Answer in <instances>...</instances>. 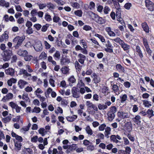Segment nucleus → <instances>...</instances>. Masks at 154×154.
Returning <instances> with one entry per match:
<instances>
[{
    "instance_id": "1",
    "label": "nucleus",
    "mask_w": 154,
    "mask_h": 154,
    "mask_svg": "<svg viewBox=\"0 0 154 154\" xmlns=\"http://www.w3.org/2000/svg\"><path fill=\"white\" fill-rule=\"evenodd\" d=\"M18 74L20 75H23L25 78H28V80L31 79L33 81H35L37 79V77L35 76H31V73L33 72V69L31 66L28 65L26 66L25 69L23 68L19 69Z\"/></svg>"
},
{
    "instance_id": "2",
    "label": "nucleus",
    "mask_w": 154,
    "mask_h": 154,
    "mask_svg": "<svg viewBox=\"0 0 154 154\" xmlns=\"http://www.w3.org/2000/svg\"><path fill=\"white\" fill-rule=\"evenodd\" d=\"M24 39L23 37L17 36L13 39V44L15 45L14 46L15 49H18L21 45Z\"/></svg>"
},
{
    "instance_id": "3",
    "label": "nucleus",
    "mask_w": 154,
    "mask_h": 154,
    "mask_svg": "<svg viewBox=\"0 0 154 154\" xmlns=\"http://www.w3.org/2000/svg\"><path fill=\"white\" fill-rule=\"evenodd\" d=\"M12 55V51L10 50H6L4 51V55L3 59L5 61H8L10 60Z\"/></svg>"
},
{
    "instance_id": "4",
    "label": "nucleus",
    "mask_w": 154,
    "mask_h": 154,
    "mask_svg": "<svg viewBox=\"0 0 154 154\" xmlns=\"http://www.w3.org/2000/svg\"><path fill=\"white\" fill-rule=\"evenodd\" d=\"M146 7L150 11H154V3L149 0H146L145 1Z\"/></svg>"
},
{
    "instance_id": "5",
    "label": "nucleus",
    "mask_w": 154,
    "mask_h": 154,
    "mask_svg": "<svg viewBox=\"0 0 154 154\" xmlns=\"http://www.w3.org/2000/svg\"><path fill=\"white\" fill-rule=\"evenodd\" d=\"M35 50L37 52L41 51L42 50V46L40 41L36 42L33 46Z\"/></svg>"
},
{
    "instance_id": "6",
    "label": "nucleus",
    "mask_w": 154,
    "mask_h": 154,
    "mask_svg": "<svg viewBox=\"0 0 154 154\" xmlns=\"http://www.w3.org/2000/svg\"><path fill=\"white\" fill-rule=\"evenodd\" d=\"M72 93L73 97L79 98L80 97L79 89L75 87H73L71 90Z\"/></svg>"
},
{
    "instance_id": "7",
    "label": "nucleus",
    "mask_w": 154,
    "mask_h": 154,
    "mask_svg": "<svg viewBox=\"0 0 154 154\" xmlns=\"http://www.w3.org/2000/svg\"><path fill=\"white\" fill-rule=\"evenodd\" d=\"M117 116L119 118L122 119L128 118L130 116V115L128 113L122 111L118 112Z\"/></svg>"
},
{
    "instance_id": "8",
    "label": "nucleus",
    "mask_w": 154,
    "mask_h": 154,
    "mask_svg": "<svg viewBox=\"0 0 154 154\" xmlns=\"http://www.w3.org/2000/svg\"><path fill=\"white\" fill-rule=\"evenodd\" d=\"M15 71L14 69L11 68H9L5 69V73L7 75L13 76L14 75Z\"/></svg>"
},
{
    "instance_id": "9",
    "label": "nucleus",
    "mask_w": 154,
    "mask_h": 154,
    "mask_svg": "<svg viewBox=\"0 0 154 154\" xmlns=\"http://www.w3.org/2000/svg\"><path fill=\"white\" fill-rule=\"evenodd\" d=\"M95 17L96 19V22L98 23L102 24L105 23V20L102 17H100L97 15L95 16Z\"/></svg>"
},
{
    "instance_id": "10",
    "label": "nucleus",
    "mask_w": 154,
    "mask_h": 154,
    "mask_svg": "<svg viewBox=\"0 0 154 154\" xmlns=\"http://www.w3.org/2000/svg\"><path fill=\"white\" fill-rule=\"evenodd\" d=\"M136 51L138 55L139 56V57L142 59L143 57V54L141 49V48L139 46L137 45L136 46Z\"/></svg>"
},
{
    "instance_id": "11",
    "label": "nucleus",
    "mask_w": 154,
    "mask_h": 154,
    "mask_svg": "<svg viewBox=\"0 0 154 154\" xmlns=\"http://www.w3.org/2000/svg\"><path fill=\"white\" fill-rule=\"evenodd\" d=\"M14 146L15 147V150L17 152L19 151L21 149V147L22 146V144L20 142H18L17 141L15 142L14 140Z\"/></svg>"
},
{
    "instance_id": "12",
    "label": "nucleus",
    "mask_w": 154,
    "mask_h": 154,
    "mask_svg": "<svg viewBox=\"0 0 154 154\" xmlns=\"http://www.w3.org/2000/svg\"><path fill=\"white\" fill-rule=\"evenodd\" d=\"M17 54L20 56L24 57L26 55L28 54L27 51L26 50L19 49L17 52Z\"/></svg>"
},
{
    "instance_id": "13",
    "label": "nucleus",
    "mask_w": 154,
    "mask_h": 154,
    "mask_svg": "<svg viewBox=\"0 0 154 154\" xmlns=\"http://www.w3.org/2000/svg\"><path fill=\"white\" fill-rule=\"evenodd\" d=\"M78 57L79 58L78 60V61L82 64H83L86 59L85 56L82 54H79L78 55Z\"/></svg>"
},
{
    "instance_id": "14",
    "label": "nucleus",
    "mask_w": 154,
    "mask_h": 154,
    "mask_svg": "<svg viewBox=\"0 0 154 154\" xmlns=\"http://www.w3.org/2000/svg\"><path fill=\"white\" fill-rule=\"evenodd\" d=\"M28 84V83L27 82H26L23 80H19L18 82V84L19 86L21 89L23 88H24V86L26 85L27 84Z\"/></svg>"
},
{
    "instance_id": "15",
    "label": "nucleus",
    "mask_w": 154,
    "mask_h": 154,
    "mask_svg": "<svg viewBox=\"0 0 154 154\" xmlns=\"http://www.w3.org/2000/svg\"><path fill=\"white\" fill-rule=\"evenodd\" d=\"M132 119L136 124H140L141 123V117L139 115L136 116Z\"/></svg>"
},
{
    "instance_id": "16",
    "label": "nucleus",
    "mask_w": 154,
    "mask_h": 154,
    "mask_svg": "<svg viewBox=\"0 0 154 154\" xmlns=\"http://www.w3.org/2000/svg\"><path fill=\"white\" fill-rule=\"evenodd\" d=\"M6 31L5 32V34L2 35L0 37V42H2L5 40L6 41L8 39V35L6 33Z\"/></svg>"
},
{
    "instance_id": "17",
    "label": "nucleus",
    "mask_w": 154,
    "mask_h": 154,
    "mask_svg": "<svg viewBox=\"0 0 154 154\" xmlns=\"http://www.w3.org/2000/svg\"><path fill=\"white\" fill-rule=\"evenodd\" d=\"M141 26L143 30L146 32L148 33L149 32V26L146 22L143 23L141 24Z\"/></svg>"
},
{
    "instance_id": "18",
    "label": "nucleus",
    "mask_w": 154,
    "mask_h": 154,
    "mask_svg": "<svg viewBox=\"0 0 154 154\" xmlns=\"http://www.w3.org/2000/svg\"><path fill=\"white\" fill-rule=\"evenodd\" d=\"M13 94L12 93H9L7 94L6 96H4L2 99V100L5 101L6 100L11 99L13 98Z\"/></svg>"
},
{
    "instance_id": "19",
    "label": "nucleus",
    "mask_w": 154,
    "mask_h": 154,
    "mask_svg": "<svg viewBox=\"0 0 154 154\" xmlns=\"http://www.w3.org/2000/svg\"><path fill=\"white\" fill-rule=\"evenodd\" d=\"M116 67L117 70L120 72H124L125 71L124 68L120 64H117Z\"/></svg>"
},
{
    "instance_id": "20",
    "label": "nucleus",
    "mask_w": 154,
    "mask_h": 154,
    "mask_svg": "<svg viewBox=\"0 0 154 154\" xmlns=\"http://www.w3.org/2000/svg\"><path fill=\"white\" fill-rule=\"evenodd\" d=\"M0 5L6 8H8L9 6V3L6 2L4 0H1L0 1Z\"/></svg>"
},
{
    "instance_id": "21",
    "label": "nucleus",
    "mask_w": 154,
    "mask_h": 154,
    "mask_svg": "<svg viewBox=\"0 0 154 154\" xmlns=\"http://www.w3.org/2000/svg\"><path fill=\"white\" fill-rule=\"evenodd\" d=\"M125 127L128 131L130 132L132 129V126L131 124L129 122H127L125 123Z\"/></svg>"
},
{
    "instance_id": "22",
    "label": "nucleus",
    "mask_w": 154,
    "mask_h": 154,
    "mask_svg": "<svg viewBox=\"0 0 154 154\" xmlns=\"http://www.w3.org/2000/svg\"><path fill=\"white\" fill-rule=\"evenodd\" d=\"M143 104L145 107H149L152 106V103L151 102L149 101L146 100H145L143 101Z\"/></svg>"
},
{
    "instance_id": "23",
    "label": "nucleus",
    "mask_w": 154,
    "mask_h": 154,
    "mask_svg": "<svg viewBox=\"0 0 154 154\" xmlns=\"http://www.w3.org/2000/svg\"><path fill=\"white\" fill-rule=\"evenodd\" d=\"M107 115L108 116V120L110 121H112L114 118L115 114L108 112Z\"/></svg>"
},
{
    "instance_id": "24",
    "label": "nucleus",
    "mask_w": 154,
    "mask_h": 154,
    "mask_svg": "<svg viewBox=\"0 0 154 154\" xmlns=\"http://www.w3.org/2000/svg\"><path fill=\"white\" fill-rule=\"evenodd\" d=\"M94 76L93 81H94V83H97L100 81V78L98 75L95 74Z\"/></svg>"
},
{
    "instance_id": "25",
    "label": "nucleus",
    "mask_w": 154,
    "mask_h": 154,
    "mask_svg": "<svg viewBox=\"0 0 154 154\" xmlns=\"http://www.w3.org/2000/svg\"><path fill=\"white\" fill-rule=\"evenodd\" d=\"M153 111L152 109H149L146 112V114L148 115V117L149 118H151L154 116Z\"/></svg>"
},
{
    "instance_id": "26",
    "label": "nucleus",
    "mask_w": 154,
    "mask_h": 154,
    "mask_svg": "<svg viewBox=\"0 0 154 154\" xmlns=\"http://www.w3.org/2000/svg\"><path fill=\"white\" fill-rule=\"evenodd\" d=\"M46 5L47 8L50 10H54L55 8V5L51 2L47 3Z\"/></svg>"
},
{
    "instance_id": "27",
    "label": "nucleus",
    "mask_w": 154,
    "mask_h": 154,
    "mask_svg": "<svg viewBox=\"0 0 154 154\" xmlns=\"http://www.w3.org/2000/svg\"><path fill=\"white\" fill-rule=\"evenodd\" d=\"M77 118V116L74 115L73 116H68L66 117L67 120L69 122H72L74 121Z\"/></svg>"
},
{
    "instance_id": "28",
    "label": "nucleus",
    "mask_w": 154,
    "mask_h": 154,
    "mask_svg": "<svg viewBox=\"0 0 154 154\" xmlns=\"http://www.w3.org/2000/svg\"><path fill=\"white\" fill-rule=\"evenodd\" d=\"M24 154H32L33 150L32 149L27 148L25 149L23 151Z\"/></svg>"
},
{
    "instance_id": "29",
    "label": "nucleus",
    "mask_w": 154,
    "mask_h": 154,
    "mask_svg": "<svg viewBox=\"0 0 154 154\" xmlns=\"http://www.w3.org/2000/svg\"><path fill=\"white\" fill-rule=\"evenodd\" d=\"M85 130L88 134L90 135L92 134L93 131L89 126H88L85 128Z\"/></svg>"
},
{
    "instance_id": "30",
    "label": "nucleus",
    "mask_w": 154,
    "mask_h": 154,
    "mask_svg": "<svg viewBox=\"0 0 154 154\" xmlns=\"http://www.w3.org/2000/svg\"><path fill=\"white\" fill-rule=\"evenodd\" d=\"M116 111L117 109L116 107L115 106H113L110 108V110L108 112L115 114Z\"/></svg>"
},
{
    "instance_id": "31",
    "label": "nucleus",
    "mask_w": 154,
    "mask_h": 154,
    "mask_svg": "<svg viewBox=\"0 0 154 154\" xmlns=\"http://www.w3.org/2000/svg\"><path fill=\"white\" fill-rule=\"evenodd\" d=\"M9 105L13 109H14L15 110H16V108H17L18 106L17 104L13 102H10L9 103Z\"/></svg>"
},
{
    "instance_id": "32",
    "label": "nucleus",
    "mask_w": 154,
    "mask_h": 154,
    "mask_svg": "<svg viewBox=\"0 0 154 154\" xmlns=\"http://www.w3.org/2000/svg\"><path fill=\"white\" fill-rule=\"evenodd\" d=\"M11 114L10 115L7 116L6 118H4L2 119V122L5 123H6L8 122H9L11 120Z\"/></svg>"
},
{
    "instance_id": "33",
    "label": "nucleus",
    "mask_w": 154,
    "mask_h": 154,
    "mask_svg": "<svg viewBox=\"0 0 154 154\" xmlns=\"http://www.w3.org/2000/svg\"><path fill=\"white\" fill-rule=\"evenodd\" d=\"M77 146L75 144H72V145H69L68 151H70L72 150H75L76 149Z\"/></svg>"
},
{
    "instance_id": "34",
    "label": "nucleus",
    "mask_w": 154,
    "mask_h": 154,
    "mask_svg": "<svg viewBox=\"0 0 154 154\" xmlns=\"http://www.w3.org/2000/svg\"><path fill=\"white\" fill-rule=\"evenodd\" d=\"M61 71L63 74H66L68 72L69 69L66 66H64L61 68Z\"/></svg>"
},
{
    "instance_id": "35",
    "label": "nucleus",
    "mask_w": 154,
    "mask_h": 154,
    "mask_svg": "<svg viewBox=\"0 0 154 154\" xmlns=\"http://www.w3.org/2000/svg\"><path fill=\"white\" fill-rule=\"evenodd\" d=\"M112 89L115 93L119 92V87L116 85L114 84L112 86Z\"/></svg>"
},
{
    "instance_id": "36",
    "label": "nucleus",
    "mask_w": 154,
    "mask_h": 154,
    "mask_svg": "<svg viewBox=\"0 0 154 154\" xmlns=\"http://www.w3.org/2000/svg\"><path fill=\"white\" fill-rule=\"evenodd\" d=\"M37 4L38 6L39 9L40 10L43 9L47 6V5L45 3H38Z\"/></svg>"
},
{
    "instance_id": "37",
    "label": "nucleus",
    "mask_w": 154,
    "mask_h": 154,
    "mask_svg": "<svg viewBox=\"0 0 154 154\" xmlns=\"http://www.w3.org/2000/svg\"><path fill=\"white\" fill-rule=\"evenodd\" d=\"M61 63L64 64V63H68L70 62L69 60L67 58H63L61 60Z\"/></svg>"
},
{
    "instance_id": "38",
    "label": "nucleus",
    "mask_w": 154,
    "mask_h": 154,
    "mask_svg": "<svg viewBox=\"0 0 154 154\" xmlns=\"http://www.w3.org/2000/svg\"><path fill=\"white\" fill-rule=\"evenodd\" d=\"M110 139L111 141L116 143L120 142V141H119L117 139L116 136L115 135H112L110 136Z\"/></svg>"
},
{
    "instance_id": "39",
    "label": "nucleus",
    "mask_w": 154,
    "mask_h": 154,
    "mask_svg": "<svg viewBox=\"0 0 154 154\" xmlns=\"http://www.w3.org/2000/svg\"><path fill=\"white\" fill-rule=\"evenodd\" d=\"M24 60L26 61H29L33 58V56L29 55H26L24 57Z\"/></svg>"
},
{
    "instance_id": "40",
    "label": "nucleus",
    "mask_w": 154,
    "mask_h": 154,
    "mask_svg": "<svg viewBox=\"0 0 154 154\" xmlns=\"http://www.w3.org/2000/svg\"><path fill=\"white\" fill-rule=\"evenodd\" d=\"M98 107L100 110H101L106 109L107 108V106L104 104H99L98 105Z\"/></svg>"
},
{
    "instance_id": "41",
    "label": "nucleus",
    "mask_w": 154,
    "mask_h": 154,
    "mask_svg": "<svg viewBox=\"0 0 154 154\" xmlns=\"http://www.w3.org/2000/svg\"><path fill=\"white\" fill-rule=\"evenodd\" d=\"M75 14L79 17H81L82 14V12L80 10H77L74 12Z\"/></svg>"
},
{
    "instance_id": "42",
    "label": "nucleus",
    "mask_w": 154,
    "mask_h": 154,
    "mask_svg": "<svg viewBox=\"0 0 154 154\" xmlns=\"http://www.w3.org/2000/svg\"><path fill=\"white\" fill-rule=\"evenodd\" d=\"M45 18L47 21L48 22L52 20L51 16L48 14L47 13L45 14Z\"/></svg>"
},
{
    "instance_id": "43",
    "label": "nucleus",
    "mask_w": 154,
    "mask_h": 154,
    "mask_svg": "<svg viewBox=\"0 0 154 154\" xmlns=\"http://www.w3.org/2000/svg\"><path fill=\"white\" fill-rule=\"evenodd\" d=\"M75 66L78 71H79L81 70V66L77 61H76L75 63Z\"/></svg>"
},
{
    "instance_id": "44",
    "label": "nucleus",
    "mask_w": 154,
    "mask_h": 154,
    "mask_svg": "<svg viewBox=\"0 0 154 154\" xmlns=\"http://www.w3.org/2000/svg\"><path fill=\"white\" fill-rule=\"evenodd\" d=\"M110 11V9L108 6H105L103 8V12L105 14H108Z\"/></svg>"
},
{
    "instance_id": "45",
    "label": "nucleus",
    "mask_w": 154,
    "mask_h": 154,
    "mask_svg": "<svg viewBox=\"0 0 154 154\" xmlns=\"http://www.w3.org/2000/svg\"><path fill=\"white\" fill-rule=\"evenodd\" d=\"M40 59H46L47 57V55L45 52H42L39 56Z\"/></svg>"
},
{
    "instance_id": "46",
    "label": "nucleus",
    "mask_w": 154,
    "mask_h": 154,
    "mask_svg": "<svg viewBox=\"0 0 154 154\" xmlns=\"http://www.w3.org/2000/svg\"><path fill=\"white\" fill-rule=\"evenodd\" d=\"M95 36L96 37H98L102 42H105V39L104 38L102 35L98 34H95Z\"/></svg>"
},
{
    "instance_id": "47",
    "label": "nucleus",
    "mask_w": 154,
    "mask_h": 154,
    "mask_svg": "<svg viewBox=\"0 0 154 154\" xmlns=\"http://www.w3.org/2000/svg\"><path fill=\"white\" fill-rule=\"evenodd\" d=\"M80 43H82V47L84 48H87L88 46L87 43L85 42L84 39H82L80 41Z\"/></svg>"
},
{
    "instance_id": "48",
    "label": "nucleus",
    "mask_w": 154,
    "mask_h": 154,
    "mask_svg": "<svg viewBox=\"0 0 154 154\" xmlns=\"http://www.w3.org/2000/svg\"><path fill=\"white\" fill-rule=\"evenodd\" d=\"M60 54L59 51H56L55 53L53 55V57H55L57 59H59L60 57Z\"/></svg>"
},
{
    "instance_id": "49",
    "label": "nucleus",
    "mask_w": 154,
    "mask_h": 154,
    "mask_svg": "<svg viewBox=\"0 0 154 154\" xmlns=\"http://www.w3.org/2000/svg\"><path fill=\"white\" fill-rule=\"evenodd\" d=\"M49 26V24H46L45 25L43 26L42 29L41 30L43 32H45L46 31L47 29L48 28Z\"/></svg>"
},
{
    "instance_id": "50",
    "label": "nucleus",
    "mask_w": 154,
    "mask_h": 154,
    "mask_svg": "<svg viewBox=\"0 0 154 154\" xmlns=\"http://www.w3.org/2000/svg\"><path fill=\"white\" fill-rule=\"evenodd\" d=\"M143 42L144 46L145 47H146L147 46H149V45L147 42V39L145 38H143Z\"/></svg>"
},
{
    "instance_id": "51",
    "label": "nucleus",
    "mask_w": 154,
    "mask_h": 154,
    "mask_svg": "<svg viewBox=\"0 0 154 154\" xmlns=\"http://www.w3.org/2000/svg\"><path fill=\"white\" fill-rule=\"evenodd\" d=\"M68 81L72 83H73L75 82L76 80L73 76L70 77L68 79Z\"/></svg>"
},
{
    "instance_id": "52",
    "label": "nucleus",
    "mask_w": 154,
    "mask_h": 154,
    "mask_svg": "<svg viewBox=\"0 0 154 154\" xmlns=\"http://www.w3.org/2000/svg\"><path fill=\"white\" fill-rule=\"evenodd\" d=\"M71 6L73 8H79L80 7L79 4L77 2L72 3Z\"/></svg>"
},
{
    "instance_id": "53",
    "label": "nucleus",
    "mask_w": 154,
    "mask_h": 154,
    "mask_svg": "<svg viewBox=\"0 0 154 154\" xmlns=\"http://www.w3.org/2000/svg\"><path fill=\"white\" fill-rule=\"evenodd\" d=\"M54 1L60 5H63L65 4V2L62 0H54Z\"/></svg>"
},
{
    "instance_id": "54",
    "label": "nucleus",
    "mask_w": 154,
    "mask_h": 154,
    "mask_svg": "<svg viewBox=\"0 0 154 154\" xmlns=\"http://www.w3.org/2000/svg\"><path fill=\"white\" fill-rule=\"evenodd\" d=\"M122 48H123L124 51H127L130 48V46L125 43V44L122 47Z\"/></svg>"
},
{
    "instance_id": "55",
    "label": "nucleus",
    "mask_w": 154,
    "mask_h": 154,
    "mask_svg": "<svg viewBox=\"0 0 154 154\" xmlns=\"http://www.w3.org/2000/svg\"><path fill=\"white\" fill-rule=\"evenodd\" d=\"M43 93V91L42 90V89L40 88H38L34 92V94L36 96H38L37 93L42 94Z\"/></svg>"
},
{
    "instance_id": "56",
    "label": "nucleus",
    "mask_w": 154,
    "mask_h": 154,
    "mask_svg": "<svg viewBox=\"0 0 154 154\" xmlns=\"http://www.w3.org/2000/svg\"><path fill=\"white\" fill-rule=\"evenodd\" d=\"M41 111V109L40 108L38 107H35L34 108L32 112H35L36 113H39Z\"/></svg>"
},
{
    "instance_id": "57",
    "label": "nucleus",
    "mask_w": 154,
    "mask_h": 154,
    "mask_svg": "<svg viewBox=\"0 0 154 154\" xmlns=\"http://www.w3.org/2000/svg\"><path fill=\"white\" fill-rule=\"evenodd\" d=\"M83 29L86 31H88L91 30L92 28L88 25H85L83 26Z\"/></svg>"
},
{
    "instance_id": "58",
    "label": "nucleus",
    "mask_w": 154,
    "mask_h": 154,
    "mask_svg": "<svg viewBox=\"0 0 154 154\" xmlns=\"http://www.w3.org/2000/svg\"><path fill=\"white\" fill-rule=\"evenodd\" d=\"M52 90L50 88H49L47 91V92H45V96L46 97H47V96H49V95L52 92Z\"/></svg>"
},
{
    "instance_id": "59",
    "label": "nucleus",
    "mask_w": 154,
    "mask_h": 154,
    "mask_svg": "<svg viewBox=\"0 0 154 154\" xmlns=\"http://www.w3.org/2000/svg\"><path fill=\"white\" fill-rule=\"evenodd\" d=\"M22 99L25 100L26 101H29V99L27 94H23L22 96Z\"/></svg>"
},
{
    "instance_id": "60",
    "label": "nucleus",
    "mask_w": 154,
    "mask_h": 154,
    "mask_svg": "<svg viewBox=\"0 0 154 154\" xmlns=\"http://www.w3.org/2000/svg\"><path fill=\"white\" fill-rule=\"evenodd\" d=\"M106 126V125L105 124L101 125L99 127V130L100 131H103Z\"/></svg>"
},
{
    "instance_id": "61",
    "label": "nucleus",
    "mask_w": 154,
    "mask_h": 154,
    "mask_svg": "<svg viewBox=\"0 0 154 154\" xmlns=\"http://www.w3.org/2000/svg\"><path fill=\"white\" fill-rule=\"evenodd\" d=\"M94 147L93 145H90L88 146L87 148V149L88 150L91 151L94 150Z\"/></svg>"
},
{
    "instance_id": "62",
    "label": "nucleus",
    "mask_w": 154,
    "mask_h": 154,
    "mask_svg": "<svg viewBox=\"0 0 154 154\" xmlns=\"http://www.w3.org/2000/svg\"><path fill=\"white\" fill-rule=\"evenodd\" d=\"M38 136H35L32 137L31 140V141L32 142L36 143L37 141Z\"/></svg>"
},
{
    "instance_id": "63",
    "label": "nucleus",
    "mask_w": 154,
    "mask_h": 154,
    "mask_svg": "<svg viewBox=\"0 0 154 154\" xmlns=\"http://www.w3.org/2000/svg\"><path fill=\"white\" fill-rule=\"evenodd\" d=\"M26 33L29 34L32 33L33 31L31 27H28V29L26 30Z\"/></svg>"
},
{
    "instance_id": "64",
    "label": "nucleus",
    "mask_w": 154,
    "mask_h": 154,
    "mask_svg": "<svg viewBox=\"0 0 154 154\" xmlns=\"http://www.w3.org/2000/svg\"><path fill=\"white\" fill-rule=\"evenodd\" d=\"M113 48H105L104 50L105 51L110 53L113 52Z\"/></svg>"
}]
</instances>
